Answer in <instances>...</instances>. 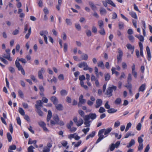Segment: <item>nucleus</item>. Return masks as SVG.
<instances>
[{
    "instance_id": "nucleus-38",
    "label": "nucleus",
    "mask_w": 152,
    "mask_h": 152,
    "mask_svg": "<svg viewBox=\"0 0 152 152\" xmlns=\"http://www.w3.org/2000/svg\"><path fill=\"white\" fill-rule=\"evenodd\" d=\"M98 25L99 26V28H103V23L102 20H100L98 21Z\"/></svg>"
},
{
    "instance_id": "nucleus-37",
    "label": "nucleus",
    "mask_w": 152,
    "mask_h": 152,
    "mask_svg": "<svg viewBox=\"0 0 152 152\" xmlns=\"http://www.w3.org/2000/svg\"><path fill=\"white\" fill-rule=\"evenodd\" d=\"M18 111L19 113L22 115H25V112L22 108L21 107L19 108Z\"/></svg>"
},
{
    "instance_id": "nucleus-15",
    "label": "nucleus",
    "mask_w": 152,
    "mask_h": 152,
    "mask_svg": "<svg viewBox=\"0 0 152 152\" xmlns=\"http://www.w3.org/2000/svg\"><path fill=\"white\" fill-rule=\"evenodd\" d=\"M135 144V141L133 139L131 140V141L129 142V144L127 145L126 147L127 148H129L134 145Z\"/></svg>"
},
{
    "instance_id": "nucleus-59",
    "label": "nucleus",
    "mask_w": 152,
    "mask_h": 152,
    "mask_svg": "<svg viewBox=\"0 0 152 152\" xmlns=\"http://www.w3.org/2000/svg\"><path fill=\"white\" fill-rule=\"evenodd\" d=\"M92 31L94 34H96L97 32V29L96 27L94 26H93L92 28Z\"/></svg>"
},
{
    "instance_id": "nucleus-28",
    "label": "nucleus",
    "mask_w": 152,
    "mask_h": 152,
    "mask_svg": "<svg viewBox=\"0 0 152 152\" xmlns=\"http://www.w3.org/2000/svg\"><path fill=\"white\" fill-rule=\"evenodd\" d=\"M55 105V107L58 110H61L63 109V106L61 104H56Z\"/></svg>"
},
{
    "instance_id": "nucleus-51",
    "label": "nucleus",
    "mask_w": 152,
    "mask_h": 152,
    "mask_svg": "<svg viewBox=\"0 0 152 152\" xmlns=\"http://www.w3.org/2000/svg\"><path fill=\"white\" fill-rule=\"evenodd\" d=\"M131 126L132 124L131 123L129 122L127 124L125 130L126 132L129 130V129L131 127Z\"/></svg>"
},
{
    "instance_id": "nucleus-21",
    "label": "nucleus",
    "mask_w": 152,
    "mask_h": 152,
    "mask_svg": "<svg viewBox=\"0 0 152 152\" xmlns=\"http://www.w3.org/2000/svg\"><path fill=\"white\" fill-rule=\"evenodd\" d=\"M2 56L6 58L8 60L11 61H12V58L10 57V55L9 54H3L2 55Z\"/></svg>"
},
{
    "instance_id": "nucleus-24",
    "label": "nucleus",
    "mask_w": 152,
    "mask_h": 152,
    "mask_svg": "<svg viewBox=\"0 0 152 152\" xmlns=\"http://www.w3.org/2000/svg\"><path fill=\"white\" fill-rule=\"evenodd\" d=\"M95 134V132L94 131H93L91 133L89 134L86 137V140H88L89 138L91 137H93Z\"/></svg>"
},
{
    "instance_id": "nucleus-29",
    "label": "nucleus",
    "mask_w": 152,
    "mask_h": 152,
    "mask_svg": "<svg viewBox=\"0 0 152 152\" xmlns=\"http://www.w3.org/2000/svg\"><path fill=\"white\" fill-rule=\"evenodd\" d=\"M62 0H58V4L56 6V8L58 10H60V7L62 4Z\"/></svg>"
},
{
    "instance_id": "nucleus-34",
    "label": "nucleus",
    "mask_w": 152,
    "mask_h": 152,
    "mask_svg": "<svg viewBox=\"0 0 152 152\" xmlns=\"http://www.w3.org/2000/svg\"><path fill=\"white\" fill-rule=\"evenodd\" d=\"M128 38L131 42H133L134 41V38L132 35L128 36Z\"/></svg>"
},
{
    "instance_id": "nucleus-2",
    "label": "nucleus",
    "mask_w": 152,
    "mask_h": 152,
    "mask_svg": "<svg viewBox=\"0 0 152 152\" xmlns=\"http://www.w3.org/2000/svg\"><path fill=\"white\" fill-rule=\"evenodd\" d=\"M117 88V87L114 86H112L111 87L108 88L105 94L108 96L110 97L112 95V92L113 90L115 91Z\"/></svg>"
},
{
    "instance_id": "nucleus-31",
    "label": "nucleus",
    "mask_w": 152,
    "mask_h": 152,
    "mask_svg": "<svg viewBox=\"0 0 152 152\" xmlns=\"http://www.w3.org/2000/svg\"><path fill=\"white\" fill-rule=\"evenodd\" d=\"M115 68L113 67L111 69V71L112 72V74H115V75L118 76L119 75V73L115 71Z\"/></svg>"
},
{
    "instance_id": "nucleus-40",
    "label": "nucleus",
    "mask_w": 152,
    "mask_h": 152,
    "mask_svg": "<svg viewBox=\"0 0 152 152\" xmlns=\"http://www.w3.org/2000/svg\"><path fill=\"white\" fill-rule=\"evenodd\" d=\"M117 111V110L114 108L109 109L107 110V112L110 113H113Z\"/></svg>"
},
{
    "instance_id": "nucleus-49",
    "label": "nucleus",
    "mask_w": 152,
    "mask_h": 152,
    "mask_svg": "<svg viewBox=\"0 0 152 152\" xmlns=\"http://www.w3.org/2000/svg\"><path fill=\"white\" fill-rule=\"evenodd\" d=\"M7 137L8 141L9 142H10L12 140V137L9 133H7Z\"/></svg>"
},
{
    "instance_id": "nucleus-9",
    "label": "nucleus",
    "mask_w": 152,
    "mask_h": 152,
    "mask_svg": "<svg viewBox=\"0 0 152 152\" xmlns=\"http://www.w3.org/2000/svg\"><path fill=\"white\" fill-rule=\"evenodd\" d=\"M78 66L80 68H83V70H86V69L88 67V65L86 62L83 61L78 64Z\"/></svg>"
},
{
    "instance_id": "nucleus-60",
    "label": "nucleus",
    "mask_w": 152,
    "mask_h": 152,
    "mask_svg": "<svg viewBox=\"0 0 152 152\" xmlns=\"http://www.w3.org/2000/svg\"><path fill=\"white\" fill-rule=\"evenodd\" d=\"M61 143L63 145V146L64 147H65L67 145L68 143L67 141L65 140H63L61 142Z\"/></svg>"
},
{
    "instance_id": "nucleus-35",
    "label": "nucleus",
    "mask_w": 152,
    "mask_h": 152,
    "mask_svg": "<svg viewBox=\"0 0 152 152\" xmlns=\"http://www.w3.org/2000/svg\"><path fill=\"white\" fill-rule=\"evenodd\" d=\"M65 22L67 25L69 26L72 25V22L71 19L67 18L65 20Z\"/></svg>"
},
{
    "instance_id": "nucleus-23",
    "label": "nucleus",
    "mask_w": 152,
    "mask_h": 152,
    "mask_svg": "<svg viewBox=\"0 0 152 152\" xmlns=\"http://www.w3.org/2000/svg\"><path fill=\"white\" fill-rule=\"evenodd\" d=\"M81 58L82 60H87L88 58V56L86 54L83 53L81 56Z\"/></svg>"
},
{
    "instance_id": "nucleus-32",
    "label": "nucleus",
    "mask_w": 152,
    "mask_h": 152,
    "mask_svg": "<svg viewBox=\"0 0 152 152\" xmlns=\"http://www.w3.org/2000/svg\"><path fill=\"white\" fill-rule=\"evenodd\" d=\"M126 46L127 48L129 50H134V46H132L130 44H128L126 45Z\"/></svg>"
},
{
    "instance_id": "nucleus-11",
    "label": "nucleus",
    "mask_w": 152,
    "mask_h": 152,
    "mask_svg": "<svg viewBox=\"0 0 152 152\" xmlns=\"http://www.w3.org/2000/svg\"><path fill=\"white\" fill-rule=\"evenodd\" d=\"M96 104L95 107L96 108H98L101 106L102 104V101L100 99H97L96 100Z\"/></svg>"
},
{
    "instance_id": "nucleus-8",
    "label": "nucleus",
    "mask_w": 152,
    "mask_h": 152,
    "mask_svg": "<svg viewBox=\"0 0 152 152\" xmlns=\"http://www.w3.org/2000/svg\"><path fill=\"white\" fill-rule=\"evenodd\" d=\"M45 70L44 68H42L38 72V77L39 79L43 80L44 79L43 74L45 73Z\"/></svg>"
},
{
    "instance_id": "nucleus-63",
    "label": "nucleus",
    "mask_w": 152,
    "mask_h": 152,
    "mask_svg": "<svg viewBox=\"0 0 152 152\" xmlns=\"http://www.w3.org/2000/svg\"><path fill=\"white\" fill-rule=\"evenodd\" d=\"M57 82V78L54 76H53V78L50 80V82L51 83L54 82L55 83H56Z\"/></svg>"
},
{
    "instance_id": "nucleus-3",
    "label": "nucleus",
    "mask_w": 152,
    "mask_h": 152,
    "mask_svg": "<svg viewBox=\"0 0 152 152\" xmlns=\"http://www.w3.org/2000/svg\"><path fill=\"white\" fill-rule=\"evenodd\" d=\"M39 34L41 36L43 37L44 41L46 44L48 43V38L47 36L48 34V32L46 30H43L39 32Z\"/></svg>"
},
{
    "instance_id": "nucleus-45",
    "label": "nucleus",
    "mask_w": 152,
    "mask_h": 152,
    "mask_svg": "<svg viewBox=\"0 0 152 152\" xmlns=\"http://www.w3.org/2000/svg\"><path fill=\"white\" fill-rule=\"evenodd\" d=\"M100 30L99 31V33L102 35H104L105 34V31L103 28H100Z\"/></svg>"
},
{
    "instance_id": "nucleus-25",
    "label": "nucleus",
    "mask_w": 152,
    "mask_h": 152,
    "mask_svg": "<svg viewBox=\"0 0 152 152\" xmlns=\"http://www.w3.org/2000/svg\"><path fill=\"white\" fill-rule=\"evenodd\" d=\"M98 66L101 67L102 69L104 68V66L103 62L102 61H100L97 63Z\"/></svg>"
},
{
    "instance_id": "nucleus-12",
    "label": "nucleus",
    "mask_w": 152,
    "mask_h": 152,
    "mask_svg": "<svg viewBox=\"0 0 152 152\" xmlns=\"http://www.w3.org/2000/svg\"><path fill=\"white\" fill-rule=\"evenodd\" d=\"M89 119H91L92 120L95 119L96 117V115L95 113H90L88 115H85Z\"/></svg>"
},
{
    "instance_id": "nucleus-14",
    "label": "nucleus",
    "mask_w": 152,
    "mask_h": 152,
    "mask_svg": "<svg viewBox=\"0 0 152 152\" xmlns=\"http://www.w3.org/2000/svg\"><path fill=\"white\" fill-rule=\"evenodd\" d=\"M146 51L148 55V60L149 61L151 59V55L150 49L148 46L146 47Z\"/></svg>"
},
{
    "instance_id": "nucleus-39",
    "label": "nucleus",
    "mask_w": 152,
    "mask_h": 152,
    "mask_svg": "<svg viewBox=\"0 0 152 152\" xmlns=\"http://www.w3.org/2000/svg\"><path fill=\"white\" fill-rule=\"evenodd\" d=\"M107 2L112 6L114 7H115V5L111 0H107Z\"/></svg>"
},
{
    "instance_id": "nucleus-52",
    "label": "nucleus",
    "mask_w": 152,
    "mask_h": 152,
    "mask_svg": "<svg viewBox=\"0 0 152 152\" xmlns=\"http://www.w3.org/2000/svg\"><path fill=\"white\" fill-rule=\"evenodd\" d=\"M86 33L87 36L89 37L91 35L92 33L91 31L89 30H87L86 31Z\"/></svg>"
},
{
    "instance_id": "nucleus-4",
    "label": "nucleus",
    "mask_w": 152,
    "mask_h": 152,
    "mask_svg": "<svg viewBox=\"0 0 152 152\" xmlns=\"http://www.w3.org/2000/svg\"><path fill=\"white\" fill-rule=\"evenodd\" d=\"M73 120L74 122L76 123V125L78 126H81L84 122L83 120L81 118H79L78 121L77 118L76 117H74Z\"/></svg>"
},
{
    "instance_id": "nucleus-64",
    "label": "nucleus",
    "mask_w": 152,
    "mask_h": 152,
    "mask_svg": "<svg viewBox=\"0 0 152 152\" xmlns=\"http://www.w3.org/2000/svg\"><path fill=\"white\" fill-rule=\"evenodd\" d=\"M37 111L39 115L40 116H43V113L39 109H37Z\"/></svg>"
},
{
    "instance_id": "nucleus-61",
    "label": "nucleus",
    "mask_w": 152,
    "mask_h": 152,
    "mask_svg": "<svg viewBox=\"0 0 152 152\" xmlns=\"http://www.w3.org/2000/svg\"><path fill=\"white\" fill-rule=\"evenodd\" d=\"M122 68L123 69H126L127 68V65L126 63L125 62H123L122 63Z\"/></svg>"
},
{
    "instance_id": "nucleus-54",
    "label": "nucleus",
    "mask_w": 152,
    "mask_h": 152,
    "mask_svg": "<svg viewBox=\"0 0 152 152\" xmlns=\"http://www.w3.org/2000/svg\"><path fill=\"white\" fill-rule=\"evenodd\" d=\"M73 125V123L72 121H70L69 123L66 125V127L68 129L70 128L71 126H72Z\"/></svg>"
},
{
    "instance_id": "nucleus-27",
    "label": "nucleus",
    "mask_w": 152,
    "mask_h": 152,
    "mask_svg": "<svg viewBox=\"0 0 152 152\" xmlns=\"http://www.w3.org/2000/svg\"><path fill=\"white\" fill-rule=\"evenodd\" d=\"M99 11L101 15H105L107 13V11L106 10L102 7L100 8Z\"/></svg>"
},
{
    "instance_id": "nucleus-22",
    "label": "nucleus",
    "mask_w": 152,
    "mask_h": 152,
    "mask_svg": "<svg viewBox=\"0 0 152 152\" xmlns=\"http://www.w3.org/2000/svg\"><path fill=\"white\" fill-rule=\"evenodd\" d=\"M52 116V114L51 111L49 110L48 112V114L47 118V121L48 122H49Z\"/></svg>"
},
{
    "instance_id": "nucleus-44",
    "label": "nucleus",
    "mask_w": 152,
    "mask_h": 152,
    "mask_svg": "<svg viewBox=\"0 0 152 152\" xmlns=\"http://www.w3.org/2000/svg\"><path fill=\"white\" fill-rule=\"evenodd\" d=\"M62 96H65L67 94V92L65 90H62L60 92Z\"/></svg>"
},
{
    "instance_id": "nucleus-17",
    "label": "nucleus",
    "mask_w": 152,
    "mask_h": 152,
    "mask_svg": "<svg viewBox=\"0 0 152 152\" xmlns=\"http://www.w3.org/2000/svg\"><path fill=\"white\" fill-rule=\"evenodd\" d=\"M146 88V84L144 83L142 84L139 88L138 89V91L139 92H143Z\"/></svg>"
},
{
    "instance_id": "nucleus-56",
    "label": "nucleus",
    "mask_w": 152,
    "mask_h": 152,
    "mask_svg": "<svg viewBox=\"0 0 152 152\" xmlns=\"http://www.w3.org/2000/svg\"><path fill=\"white\" fill-rule=\"evenodd\" d=\"M95 72L96 74V75L97 77H99V73L98 72V68L95 67L94 68Z\"/></svg>"
},
{
    "instance_id": "nucleus-13",
    "label": "nucleus",
    "mask_w": 152,
    "mask_h": 152,
    "mask_svg": "<svg viewBox=\"0 0 152 152\" xmlns=\"http://www.w3.org/2000/svg\"><path fill=\"white\" fill-rule=\"evenodd\" d=\"M43 103L40 100H39L36 102V104L35 105V107L37 109H39L40 107H42Z\"/></svg>"
},
{
    "instance_id": "nucleus-10",
    "label": "nucleus",
    "mask_w": 152,
    "mask_h": 152,
    "mask_svg": "<svg viewBox=\"0 0 152 152\" xmlns=\"http://www.w3.org/2000/svg\"><path fill=\"white\" fill-rule=\"evenodd\" d=\"M83 119L84 121V124L85 125V127H89L90 126L91 121H90L89 119L85 116L84 117Z\"/></svg>"
},
{
    "instance_id": "nucleus-30",
    "label": "nucleus",
    "mask_w": 152,
    "mask_h": 152,
    "mask_svg": "<svg viewBox=\"0 0 152 152\" xmlns=\"http://www.w3.org/2000/svg\"><path fill=\"white\" fill-rule=\"evenodd\" d=\"M134 134L132 133V132H128L126 133L124 137L125 138H127L130 136H133L134 135Z\"/></svg>"
},
{
    "instance_id": "nucleus-50",
    "label": "nucleus",
    "mask_w": 152,
    "mask_h": 152,
    "mask_svg": "<svg viewBox=\"0 0 152 152\" xmlns=\"http://www.w3.org/2000/svg\"><path fill=\"white\" fill-rule=\"evenodd\" d=\"M105 111V110L103 107H101L99 110V112L100 113H102Z\"/></svg>"
},
{
    "instance_id": "nucleus-46",
    "label": "nucleus",
    "mask_w": 152,
    "mask_h": 152,
    "mask_svg": "<svg viewBox=\"0 0 152 152\" xmlns=\"http://www.w3.org/2000/svg\"><path fill=\"white\" fill-rule=\"evenodd\" d=\"M132 80V75L130 73H129L127 77V82L130 83Z\"/></svg>"
},
{
    "instance_id": "nucleus-47",
    "label": "nucleus",
    "mask_w": 152,
    "mask_h": 152,
    "mask_svg": "<svg viewBox=\"0 0 152 152\" xmlns=\"http://www.w3.org/2000/svg\"><path fill=\"white\" fill-rule=\"evenodd\" d=\"M34 148L32 145L30 146L28 148V152H34L33 149Z\"/></svg>"
},
{
    "instance_id": "nucleus-7",
    "label": "nucleus",
    "mask_w": 152,
    "mask_h": 152,
    "mask_svg": "<svg viewBox=\"0 0 152 152\" xmlns=\"http://www.w3.org/2000/svg\"><path fill=\"white\" fill-rule=\"evenodd\" d=\"M118 55L117 56V59L118 63H120L122 60V57L123 55V52L121 50L118 48Z\"/></svg>"
},
{
    "instance_id": "nucleus-41",
    "label": "nucleus",
    "mask_w": 152,
    "mask_h": 152,
    "mask_svg": "<svg viewBox=\"0 0 152 152\" xmlns=\"http://www.w3.org/2000/svg\"><path fill=\"white\" fill-rule=\"evenodd\" d=\"M18 95L21 98H23L24 97V95L23 92L20 90H19L18 91Z\"/></svg>"
},
{
    "instance_id": "nucleus-42",
    "label": "nucleus",
    "mask_w": 152,
    "mask_h": 152,
    "mask_svg": "<svg viewBox=\"0 0 152 152\" xmlns=\"http://www.w3.org/2000/svg\"><path fill=\"white\" fill-rule=\"evenodd\" d=\"M53 118L55 121L56 123H58V121H59V118L57 115H53Z\"/></svg>"
},
{
    "instance_id": "nucleus-19",
    "label": "nucleus",
    "mask_w": 152,
    "mask_h": 152,
    "mask_svg": "<svg viewBox=\"0 0 152 152\" xmlns=\"http://www.w3.org/2000/svg\"><path fill=\"white\" fill-rule=\"evenodd\" d=\"M89 4L91 7L92 10L93 11H95L97 10L96 7L92 2H89Z\"/></svg>"
},
{
    "instance_id": "nucleus-43",
    "label": "nucleus",
    "mask_w": 152,
    "mask_h": 152,
    "mask_svg": "<svg viewBox=\"0 0 152 152\" xmlns=\"http://www.w3.org/2000/svg\"><path fill=\"white\" fill-rule=\"evenodd\" d=\"M90 130V128L89 127H87L86 129H83L82 131L86 135L87 134V133Z\"/></svg>"
},
{
    "instance_id": "nucleus-1",
    "label": "nucleus",
    "mask_w": 152,
    "mask_h": 152,
    "mask_svg": "<svg viewBox=\"0 0 152 152\" xmlns=\"http://www.w3.org/2000/svg\"><path fill=\"white\" fill-rule=\"evenodd\" d=\"M21 61L22 63L25 64L26 61V60L24 58H18L15 61V65L16 67L17 68L19 71H20L21 73L23 75H25V71L23 68V66L21 65L19 61Z\"/></svg>"
},
{
    "instance_id": "nucleus-48",
    "label": "nucleus",
    "mask_w": 152,
    "mask_h": 152,
    "mask_svg": "<svg viewBox=\"0 0 152 152\" xmlns=\"http://www.w3.org/2000/svg\"><path fill=\"white\" fill-rule=\"evenodd\" d=\"M121 99L120 98H118L116 99L115 101V103L116 104H119L121 103Z\"/></svg>"
},
{
    "instance_id": "nucleus-55",
    "label": "nucleus",
    "mask_w": 152,
    "mask_h": 152,
    "mask_svg": "<svg viewBox=\"0 0 152 152\" xmlns=\"http://www.w3.org/2000/svg\"><path fill=\"white\" fill-rule=\"evenodd\" d=\"M139 144H143V139L141 137H138L137 140Z\"/></svg>"
},
{
    "instance_id": "nucleus-33",
    "label": "nucleus",
    "mask_w": 152,
    "mask_h": 152,
    "mask_svg": "<svg viewBox=\"0 0 152 152\" xmlns=\"http://www.w3.org/2000/svg\"><path fill=\"white\" fill-rule=\"evenodd\" d=\"M31 33V28L30 27L28 29V33L26 35L25 37L26 39H28L29 37V36Z\"/></svg>"
},
{
    "instance_id": "nucleus-16",
    "label": "nucleus",
    "mask_w": 152,
    "mask_h": 152,
    "mask_svg": "<svg viewBox=\"0 0 152 152\" xmlns=\"http://www.w3.org/2000/svg\"><path fill=\"white\" fill-rule=\"evenodd\" d=\"M86 102V100L83 99V96L82 95H81L79 97V104L78 106H79L80 103L81 104H84Z\"/></svg>"
},
{
    "instance_id": "nucleus-18",
    "label": "nucleus",
    "mask_w": 152,
    "mask_h": 152,
    "mask_svg": "<svg viewBox=\"0 0 152 152\" xmlns=\"http://www.w3.org/2000/svg\"><path fill=\"white\" fill-rule=\"evenodd\" d=\"M102 134H99V131L98 132V136H99V137L97 140V141L96 142V144H97L100 142L102 139H103L104 138V135Z\"/></svg>"
},
{
    "instance_id": "nucleus-20",
    "label": "nucleus",
    "mask_w": 152,
    "mask_h": 152,
    "mask_svg": "<svg viewBox=\"0 0 152 152\" xmlns=\"http://www.w3.org/2000/svg\"><path fill=\"white\" fill-rule=\"evenodd\" d=\"M50 100L54 104H56L58 103V100L55 96L52 97L50 98Z\"/></svg>"
},
{
    "instance_id": "nucleus-36",
    "label": "nucleus",
    "mask_w": 152,
    "mask_h": 152,
    "mask_svg": "<svg viewBox=\"0 0 152 152\" xmlns=\"http://www.w3.org/2000/svg\"><path fill=\"white\" fill-rule=\"evenodd\" d=\"M78 113L81 116V117H83L84 119V117H85V115H84L85 113L84 112L81 110H79L78 111Z\"/></svg>"
},
{
    "instance_id": "nucleus-57",
    "label": "nucleus",
    "mask_w": 152,
    "mask_h": 152,
    "mask_svg": "<svg viewBox=\"0 0 152 152\" xmlns=\"http://www.w3.org/2000/svg\"><path fill=\"white\" fill-rule=\"evenodd\" d=\"M105 81L108 80L110 79V76L109 74H105Z\"/></svg>"
},
{
    "instance_id": "nucleus-53",
    "label": "nucleus",
    "mask_w": 152,
    "mask_h": 152,
    "mask_svg": "<svg viewBox=\"0 0 152 152\" xmlns=\"http://www.w3.org/2000/svg\"><path fill=\"white\" fill-rule=\"evenodd\" d=\"M38 6L40 7H42L43 6V2L42 0H38Z\"/></svg>"
},
{
    "instance_id": "nucleus-5",
    "label": "nucleus",
    "mask_w": 152,
    "mask_h": 152,
    "mask_svg": "<svg viewBox=\"0 0 152 152\" xmlns=\"http://www.w3.org/2000/svg\"><path fill=\"white\" fill-rule=\"evenodd\" d=\"M112 128H109L107 129H103L99 131V134H102L104 132V135H106L105 137L107 136V134H108L111 131Z\"/></svg>"
},
{
    "instance_id": "nucleus-6",
    "label": "nucleus",
    "mask_w": 152,
    "mask_h": 152,
    "mask_svg": "<svg viewBox=\"0 0 152 152\" xmlns=\"http://www.w3.org/2000/svg\"><path fill=\"white\" fill-rule=\"evenodd\" d=\"M39 125L42 127L44 131L49 132V130L46 127V124L43 121H41L38 122Z\"/></svg>"
},
{
    "instance_id": "nucleus-62",
    "label": "nucleus",
    "mask_w": 152,
    "mask_h": 152,
    "mask_svg": "<svg viewBox=\"0 0 152 152\" xmlns=\"http://www.w3.org/2000/svg\"><path fill=\"white\" fill-rule=\"evenodd\" d=\"M16 148V146L15 145H10L9 147V150H15Z\"/></svg>"
},
{
    "instance_id": "nucleus-26",
    "label": "nucleus",
    "mask_w": 152,
    "mask_h": 152,
    "mask_svg": "<svg viewBox=\"0 0 152 152\" xmlns=\"http://www.w3.org/2000/svg\"><path fill=\"white\" fill-rule=\"evenodd\" d=\"M129 14L133 18L136 19H137V17L136 13L133 12H129Z\"/></svg>"
},
{
    "instance_id": "nucleus-58",
    "label": "nucleus",
    "mask_w": 152,
    "mask_h": 152,
    "mask_svg": "<svg viewBox=\"0 0 152 152\" xmlns=\"http://www.w3.org/2000/svg\"><path fill=\"white\" fill-rule=\"evenodd\" d=\"M50 150V148H48V147L46 146L44 148L43 152H49Z\"/></svg>"
}]
</instances>
